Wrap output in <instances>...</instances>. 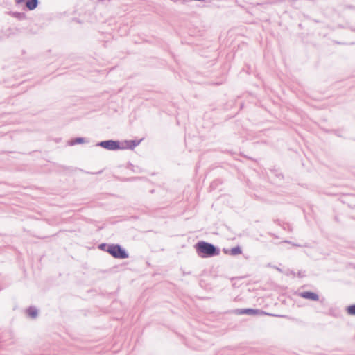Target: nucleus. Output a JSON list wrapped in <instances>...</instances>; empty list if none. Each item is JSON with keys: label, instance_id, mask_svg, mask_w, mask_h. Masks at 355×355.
<instances>
[{"label": "nucleus", "instance_id": "nucleus-2", "mask_svg": "<svg viewBox=\"0 0 355 355\" xmlns=\"http://www.w3.org/2000/svg\"><path fill=\"white\" fill-rule=\"evenodd\" d=\"M95 146L103 148L108 150H123V144L119 140H104L96 143Z\"/></svg>", "mask_w": 355, "mask_h": 355}, {"label": "nucleus", "instance_id": "nucleus-1", "mask_svg": "<svg viewBox=\"0 0 355 355\" xmlns=\"http://www.w3.org/2000/svg\"><path fill=\"white\" fill-rule=\"evenodd\" d=\"M194 248L198 257L201 258H210L218 256L220 253L219 247L205 241H198Z\"/></svg>", "mask_w": 355, "mask_h": 355}, {"label": "nucleus", "instance_id": "nucleus-11", "mask_svg": "<svg viewBox=\"0 0 355 355\" xmlns=\"http://www.w3.org/2000/svg\"><path fill=\"white\" fill-rule=\"evenodd\" d=\"M109 243H100L98 245V248L100 250H102V251H104L105 252L106 251V249H107V247Z\"/></svg>", "mask_w": 355, "mask_h": 355}, {"label": "nucleus", "instance_id": "nucleus-16", "mask_svg": "<svg viewBox=\"0 0 355 355\" xmlns=\"http://www.w3.org/2000/svg\"><path fill=\"white\" fill-rule=\"evenodd\" d=\"M25 0H15V2L18 4L19 3H21L24 1Z\"/></svg>", "mask_w": 355, "mask_h": 355}, {"label": "nucleus", "instance_id": "nucleus-6", "mask_svg": "<svg viewBox=\"0 0 355 355\" xmlns=\"http://www.w3.org/2000/svg\"><path fill=\"white\" fill-rule=\"evenodd\" d=\"M142 140H143V139H141L139 140H136V139L125 140L123 141V143L125 144V146L123 145V150L124 149L133 150L136 146H137L141 143V141Z\"/></svg>", "mask_w": 355, "mask_h": 355}, {"label": "nucleus", "instance_id": "nucleus-5", "mask_svg": "<svg viewBox=\"0 0 355 355\" xmlns=\"http://www.w3.org/2000/svg\"><path fill=\"white\" fill-rule=\"evenodd\" d=\"M299 296L306 300H309L311 301H318L319 300V295L318 293L306 291H302L299 293Z\"/></svg>", "mask_w": 355, "mask_h": 355}, {"label": "nucleus", "instance_id": "nucleus-10", "mask_svg": "<svg viewBox=\"0 0 355 355\" xmlns=\"http://www.w3.org/2000/svg\"><path fill=\"white\" fill-rule=\"evenodd\" d=\"M127 168L128 169H130L131 171H132L134 173H141V169L138 167V166H134L131 163H128V166H127Z\"/></svg>", "mask_w": 355, "mask_h": 355}, {"label": "nucleus", "instance_id": "nucleus-4", "mask_svg": "<svg viewBox=\"0 0 355 355\" xmlns=\"http://www.w3.org/2000/svg\"><path fill=\"white\" fill-rule=\"evenodd\" d=\"M234 312L237 315H269L268 313L265 312L263 310L258 309H252V308H246V309H237L234 311Z\"/></svg>", "mask_w": 355, "mask_h": 355}, {"label": "nucleus", "instance_id": "nucleus-13", "mask_svg": "<svg viewBox=\"0 0 355 355\" xmlns=\"http://www.w3.org/2000/svg\"><path fill=\"white\" fill-rule=\"evenodd\" d=\"M85 141L82 139V138H78V139H76L75 140H71L70 141V144L71 145H74L76 144H80V143H83Z\"/></svg>", "mask_w": 355, "mask_h": 355}, {"label": "nucleus", "instance_id": "nucleus-12", "mask_svg": "<svg viewBox=\"0 0 355 355\" xmlns=\"http://www.w3.org/2000/svg\"><path fill=\"white\" fill-rule=\"evenodd\" d=\"M114 243H109L107 247V249H106V252H107L109 254H110L112 256V251H113V245H114Z\"/></svg>", "mask_w": 355, "mask_h": 355}, {"label": "nucleus", "instance_id": "nucleus-3", "mask_svg": "<svg viewBox=\"0 0 355 355\" xmlns=\"http://www.w3.org/2000/svg\"><path fill=\"white\" fill-rule=\"evenodd\" d=\"M112 257L115 259H125L129 257V253L122 245L119 243H114Z\"/></svg>", "mask_w": 355, "mask_h": 355}, {"label": "nucleus", "instance_id": "nucleus-15", "mask_svg": "<svg viewBox=\"0 0 355 355\" xmlns=\"http://www.w3.org/2000/svg\"><path fill=\"white\" fill-rule=\"evenodd\" d=\"M286 243H291L293 246L301 247L302 245L298 243H291V241H285Z\"/></svg>", "mask_w": 355, "mask_h": 355}, {"label": "nucleus", "instance_id": "nucleus-7", "mask_svg": "<svg viewBox=\"0 0 355 355\" xmlns=\"http://www.w3.org/2000/svg\"><path fill=\"white\" fill-rule=\"evenodd\" d=\"M224 252L232 256H236L242 253V249L239 245H236L230 250L224 249Z\"/></svg>", "mask_w": 355, "mask_h": 355}, {"label": "nucleus", "instance_id": "nucleus-17", "mask_svg": "<svg viewBox=\"0 0 355 355\" xmlns=\"http://www.w3.org/2000/svg\"><path fill=\"white\" fill-rule=\"evenodd\" d=\"M277 176L278 178H279L280 179L283 178V175H282V174H281V173H279V174H277Z\"/></svg>", "mask_w": 355, "mask_h": 355}, {"label": "nucleus", "instance_id": "nucleus-14", "mask_svg": "<svg viewBox=\"0 0 355 355\" xmlns=\"http://www.w3.org/2000/svg\"><path fill=\"white\" fill-rule=\"evenodd\" d=\"M29 314L31 317L34 318L37 315V312L35 311H29Z\"/></svg>", "mask_w": 355, "mask_h": 355}, {"label": "nucleus", "instance_id": "nucleus-8", "mask_svg": "<svg viewBox=\"0 0 355 355\" xmlns=\"http://www.w3.org/2000/svg\"><path fill=\"white\" fill-rule=\"evenodd\" d=\"M37 0H29L26 2V7L29 10H33L37 6Z\"/></svg>", "mask_w": 355, "mask_h": 355}, {"label": "nucleus", "instance_id": "nucleus-9", "mask_svg": "<svg viewBox=\"0 0 355 355\" xmlns=\"http://www.w3.org/2000/svg\"><path fill=\"white\" fill-rule=\"evenodd\" d=\"M346 311L349 315H355V304L347 306Z\"/></svg>", "mask_w": 355, "mask_h": 355}, {"label": "nucleus", "instance_id": "nucleus-18", "mask_svg": "<svg viewBox=\"0 0 355 355\" xmlns=\"http://www.w3.org/2000/svg\"><path fill=\"white\" fill-rule=\"evenodd\" d=\"M279 317H282V318H284L285 317L284 315H279Z\"/></svg>", "mask_w": 355, "mask_h": 355}]
</instances>
